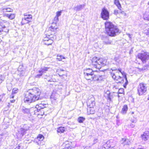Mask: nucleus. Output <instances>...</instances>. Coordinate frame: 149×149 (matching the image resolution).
Here are the masks:
<instances>
[{"label":"nucleus","instance_id":"4","mask_svg":"<svg viewBox=\"0 0 149 149\" xmlns=\"http://www.w3.org/2000/svg\"><path fill=\"white\" fill-rule=\"evenodd\" d=\"M137 56L142 62L145 63L149 59V53L147 52H143L141 53L138 54Z\"/></svg>","mask_w":149,"mask_h":149},{"label":"nucleus","instance_id":"5","mask_svg":"<svg viewBox=\"0 0 149 149\" xmlns=\"http://www.w3.org/2000/svg\"><path fill=\"white\" fill-rule=\"evenodd\" d=\"M48 106L47 103L44 101H42L40 103L36 106V107L31 108L32 111H34V114H35L38 112L39 111L40 109H43L47 107ZM32 112V111H31Z\"/></svg>","mask_w":149,"mask_h":149},{"label":"nucleus","instance_id":"64","mask_svg":"<svg viewBox=\"0 0 149 149\" xmlns=\"http://www.w3.org/2000/svg\"><path fill=\"white\" fill-rule=\"evenodd\" d=\"M148 100H149V97H148Z\"/></svg>","mask_w":149,"mask_h":149},{"label":"nucleus","instance_id":"50","mask_svg":"<svg viewBox=\"0 0 149 149\" xmlns=\"http://www.w3.org/2000/svg\"><path fill=\"white\" fill-rule=\"evenodd\" d=\"M20 147V146H17L15 149H20L19 148Z\"/></svg>","mask_w":149,"mask_h":149},{"label":"nucleus","instance_id":"59","mask_svg":"<svg viewBox=\"0 0 149 149\" xmlns=\"http://www.w3.org/2000/svg\"><path fill=\"white\" fill-rule=\"evenodd\" d=\"M148 12H149V8H148Z\"/></svg>","mask_w":149,"mask_h":149},{"label":"nucleus","instance_id":"18","mask_svg":"<svg viewBox=\"0 0 149 149\" xmlns=\"http://www.w3.org/2000/svg\"><path fill=\"white\" fill-rule=\"evenodd\" d=\"M24 15L25 16L24 19L28 21V22L26 23H29L31 22V21L29 20L31 19L32 18V15H27L26 14H24Z\"/></svg>","mask_w":149,"mask_h":149},{"label":"nucleus","instance_id":"39","mask_svg":"<svg viewBox=\"0 0 149 149\" xmlns=\"http://www.w3.org/2000/svg\"><path fill=\"white\" fill-rule=\"evenodd\" d=\"M63 10H61L60 11H57L56 13V16H57L58 17H59V16H60L61 15V13L63 11Z\"/></svg>","mask_w":149,"mask_h":149},{"label":"nucleus","instance_id":"20","mask_svg":"<svg viewBox=\"0 0 149 149\" xmlns=\"http://www.w3.org/2000/svg\"><path fill=\"white\" fill-rule=\"evenodd\" d=\"M21 110L23 113H28L32 112L31 111L32 109V108L29 109L23 107L21 109Z\"/></svg>","mask_w":149,"mask_h":149},{"label":"nucleus","instance_id":"56","mask_svg":"<svg viewBox=\"0 0 149 149\" xmlns=\"http://www.w3.org/2000/svg\"><path fill=\"white\" fill-rule=\"evenodd\" d=\"M124 13V12L123 11H122V12H121V13Z\"/></svg>","mask_w":149,"mask_h":149},{"label":"nucleus","instance_id":"13","mask_svg":"<svg viewBox=\"0 0 149 149\" xmlns=\"http://www.w3.org/2000/svg\"><path fill=\"white\" fill-rule=\"evenodd\" d=\"M118 70L119 72H120L122 75H123L124 78L125 79V84H123V86L124 88H126V86L128 84V81L127 80V76L126 74L124 72H122L121 71V68H119L118 69Z\"/></svg>","mask_w":149,"mask_h":149},{"label":"nucleus","instance_id":"51","mask_svg":"<svg viewBox=\"0 0 149 149\" xmlns=\"http://www.w3.org/2000/svg\"><path fill=\"white\" fill-rule=\"evenodd\" d=\"M101 17L102 18V11H101Z\"/></svg>","mask_w":149,"mask_h":149},{"label":"nucleus","instance_id":"6","mask_svg":"<svg viewBox=\"0 0 149 149\" xmlns=\"http://www.w3.org/2000/svg\"><path fill=\"white\" fill-rule=\"evenodd\" d=\"M147 86L146 84L143 83H141L138 85L137 91L139 95H142L146 92L147 91Z\"/></svg>","mask_w":149,"mask_h":149},{"label":"nucleus","instance_id":"17","mask_svg":"<svg viewBox=\"0 0 149 149\" xmlns=\"http://www.w3.org/2000/svg\"><path fill=\"white\" fill-rule=\"evenodd\" d=\"M85 4L77 5L74 7L73 9L74 10L76 11H79L84 9L85 7Z\"/></svg>","mask_w":149,"mask_h":149},{"label":"nucleus","instance_id":"16","mask_svg":"<svg viewBox=\"0 0 149 149\" xmlns=\"http://www.w3.org/2000/svg\"><path fill=\"white\" fill-rule=\"evenodd\" d=\"M104 96L107 98L108 102H111V98L109 91L107 90L106 92H105Z\"/></svg>","mask_w":149,"mask_h":149},{"label":"nucleus","instance_id":"19","mask_svg":"<svg viewBox=\"0 0 149 149\" xmlns=\"http://www.w3.org/2000/svg\"><path fill=\"white\" fill-rule=\"evenodd\" d=\"M110 70H108V69H103V72H107V73H108V72L109 73H110V72L109 71ZM111 75L112 76V78L115 79L117 80V78H118V77H117L115 75V74L111 72Z\"/></svg>","mask_w":149,"mask_h":149},{"label":"nucleus","instance_id":"15","mask_svg":"<svg viewBox=\"0 0 149 149\" xmlns=\"http://www.w3.org/2000/svg\"><path fill=\"white\" fill-rule=\"evenodd\" d=\"M111 146L110 144V141H104L103 142V149H108Z\"/></svg>","mask_w":149,"mask_h":149},{"label":"nucleus","instance_id":"25","mask_svg":"<svg viewBox=\"0 0 149 149\" xmlns=\"http://www.w3.org/2000/svg\"><path fill=\"white\" fill-rule=\"evenodd\" d=\"M5 16L11 19H13L15 16L14 14H6Z\"/></svg>","mask_w":149,"mask_h":149},{"label":"nucleus","instance_id":"60","mask_svg":"<svg viewBox=\"0 0 149 149\" xmlns=\"http://www.w3.org/2000/svg\"><path fill=\"white\" fill-rule=\"evenodd\" d=\"M114 60L116 61V58H114Z\"/></svg>","mask_w":149,"mask_h":149},{"label":"nucleus","instance_id":"57","mask_svg":"<svg viewBox=\"0 0 149 149\" xmlns=\"http://www.w3.org/2000/svg\"><path fill=\"white\" fill-rule=\"evenodd\" d=\"M148 8H149V1L148 2Z\"/></svg>","mask_w":149,"mask_h":149},{"label":"nucleus","instance_id":"42","mask_svg":"<svg viewBox=\"0 0 149 149\" xmlns=\"http://www.w3.org/2000/svg\"><path fill=\"white\" fill-rule=\"evenodd\" d=\"M18 89L17 88H14L13 89L12 93H16L18 92Z\"/></svg>","mask_w":149,"mask_h":149},{"label":"nucleus","instance_id":"40","mask_svg":"<svg viewBox=\"0 0 149 149\" xmlns=\"http://www.w3.org/2000/svg\"><path fill=\"white\" fill-rule=\"evenodd\" d=\"M130 141H129V140L128 139H126V140L125 141V143L123 144L124 145H128L130 144Z\"/></svg>","mask_w":149,"mask_h":149},{"label":"nucleus","instance_id":"45","mask_svg":"<svg viewBox=\"0 0 149 149\" xmlns=\"http://www.w3.org/2000/svg\"><path fill=\"white\" fill-rule=\"evenodd\" d=\"M118 13V11L117 10H115L114 11V14L115 15H117Z\"/></svg>","mask_w":149,"mask_h":149},{"label":"nucleus","instance_id":"41","mask_svg":"<svg viewBox=\"0 0 149 149\" xmlns=\"http://www.w3.org/2000/svg\"><path fill=\"white\" fill-rule=\"evenodd\" d=\"M4 137H5L3 135H0V142L4 140Z\"/></svg>","mask_w":149,"mask_h":149},{"label":"nucleus","instance_id":"54","mask_svg":"<svg viewBox=\"0 0 149 149\" xmlns=\"http://www.w3.org/2000/svg\"><path fill=\"white\" fill-rule=\"evenodd\" d=\"M15 100H11L10 101V102H12V103L14 102H15Z\"/></svg>","mask_w":149,"mask_h":149},{"label":"nucleus","instance_id":"28","mask_svg":"<svg viewBox=\"0 0 149 149\" xmlns=\"http://www.w3.org/2000/svg\"><path fill=\"white\" fill-rule=\"evenodd\" d=\"M85 118L83 117H79L78 118L77 120L79 123H83L85 120Z\"/></svg>","mask_w":149,"mask_h":149},{"label":"nucleus","instance_id":"2","mask_svg":"<svg viewBox=\"0 0 149 149\" xmlns=\"http://www.w3.org/2000/svg\"><path fill=\"white\" fill-rule=\"evenodd\" d=\"M105 26L106 31L109 36H115L120 33L119 29L110 22H107L105 23Z\"/></svg>","mask_w":149,"mask_h":149},{"label":"nucleus","instance_id":"47","mask_svg":"<svg viewBox=\"0 0 149 149\" xmlns=\"http://www.w3.org/2000/svg\"><path fill=\"white\" fill-rule=\"evenodd\" d=\"M1 27H2V26L1 25H0V34L1 33H2L3 30H2V29Z\"/></svg>","mask_w":149,"mask_h":149},{"label":"nucleus","instance_id":"55","mask_svg":"<svg viewBox=\"0 0 149 149\" xmlns=\"http://www.w3.org/2000/svg\"><path fill=\"white\" fill-rule=\"evenodd\" d=\"M145 69V68H141V70H144Z\"/></svg>","mask_w":149,"mask_h":149},{"label":"nucleus","instance_id":"58","mask_svg":"<svg viewBox=\"0 0 149 149\" xmlns=\"http://www.w3.org/2000/svg\"><path fill=\"white\" fill-rule=\"evenodd\" d=\"M67 149V148H63V149Z\"/></svg>","mask_w":149,"mask_h":149},{"label":"nucleus","instance_id":"53","mask_svg":"<svg viewBox=\"0 0 149 149\" xmlns=\"http://www.w3.org/2000/svg\"><path fill=\"white\" fill-rule=\"evenodd\" d=\"M14 97V96L13 95V94H12V95L10 96V97L12 98H13Z\"/></svg>","mask_w":149,"mask_h":149},{"label":"nucleus","instance_id":"38","mask_svg":"<svg viewBox=\"0 0 149 149\" xmlns=\"http://www.w3.org/2000/svg\"><path fill=\"white\" fill-rule=\"evenodd\" d=\"M5 95V94H3L2 95H0V102L2 100H4L5 98L4 97V96Z\"/></svg>","mask_w":149,"mask_h":149},{"label":"nucleus","instance_id":"33","mask_svg":"<svg viewBox=\"0 0 149 149\" xmlns=\"http://www.w3.org/2000/svg\"><path fill=\"white\" fill-rule=\"evenodd\" d=\"M3 12H12L13 9L9 8H4L3 9Z\"/></svg>","mask_w":149,"mask_h":149},{"label":"nucleus","instance_id":"31","mask_svg":"<svg viewBox=\"0 0 149 149\" xmlns=\"http://www.w3.org/2000/svg\"><path fill=\"white\" fill-rule=\"evenodd\" d=\"M52 76H49L47 77L46 78H45V81L51 82L54 81L53 79L52 78Z\"/></svg>","mask_w":149,"mask_h":149},{"label":"nucleus","instance_id":"14","mask_svg":"<svg viewBox=\"0 0 149 149\" xmlns=\"http://www.w3.org/2000/svg\"><path fill=\"white\" fill-rule=\"evenodd\" d=\"M142 139L145 141H147L149 138V131H146L143 134L141 135Z\"/></svg>","mask_w":149,"mask_h":149},{"label":"nucleus","instance_id":"11","mask_svg":"<svg viewBox=\"0 0 149 149\" xmlns=\"http://www.w3.org/2000/svg\"><path fill=\"white\" fill-rule=\"evenodd\" d=\"M109 11L105 8H103V20H108L109 19Z\"/></svg>","mask_w":149,"mask_h":149},{"label":"nucleus","instance_id":"46","mask_svg":"<svg viewBox=\"0 0 149 149\" xmlns=\"http://www.w3.org/2000/svg\"><path fill=\"white\" fill-rule=\"evenodd\" d=\"M20 75L23 76L24 74V71L22 70L20 73Z\"/></svg>","mask_w":149,"mask_h":149},{"label":"nucleus","instance_id":"27","mask_svg":"<svg viewBox=\"0 0 149 149\" xmlns=\"http://www.w3.org/2000/svg\"><path fill=\"white\" fill-rule=\"evenodd\" d=\"M88 111H89V113L90 114H93L95 113L94 109L93 108H88L87 109Z\"/></svg>","mask_w":149,"mask_h":149},{"label":"nucleus","instance_id":"26","mask_svg":"<svg viewBox=\"0 0 149 149\" xmlns=\"http://www.w3.org/2000/svg\"><path fill=\"white\" fill-rule=\"evenodd\" d=\"M97 115L98 117H101L102 116V111L101 108H99L97 113Z\"/></svg>","mask_w":149,"mask_h":149},{"label":"nucleus","instance_id":"30","mask_svg":"<svg viewBox=\"0 0 149 149\" xmlns=\"http://www.w3.org/2000/svg\"><path fill=\"white\" fill-rule=\"evenodd\" d=\"M116 80L118 81V82L119 83H124V81L123 77H122L119 76L118 77V78Z\"/></svg>","mask_w":149,"mask_h":149},{"label":"nucleus","instance_id":"29","mask_svg":"<svg viewBox=\"0 0 149 149\" xmlns=\"http://www.w3.org/2000/svg\"><path fill=\"white\" fill-rule=\"evenodd\" d=\"M89 79V80H93L94 81H98V76H97L95 75H93V76H92V78Z\"/></svg>","mask_w":149,"mask_h":149},{"label":"nucleus","instance_id":"22","mask_svg":"<svg viewBox=\"0 0 149 149\" xmlns=\"http://www.w3.org/2000/svg\"><path fill=\"white\" fill-rule=\"evenodd\" d=\"M128 110V107L127 105H124L122 109L121 113L123 114L126 113L127 111Z\"/></svg>","mask_w":149,"mask_h":149},{"label":"nucleus","instance_id":"49","mask_svg":"<svg viewBox=\"0 0 149 149\" xmlns=\"http://www.w3.org/2000/svg\"><path fill=\"white\" fill-rule=\"evenodd\" d=\"M113 89L115 88V89H118V87L117 86H113Z\"/></svg>","mask_w":149,"mask_h":149},{"label":"nucleus","instance_id":"37","mask_svg":"<svg viewBox=\"0 0 149 149\" xmlns=\"http://www.w3.org/2000/svg\"><path fill=\"white\" fill-rule=\"evenodd\" d=\"M58 17L56 16L54 19V23H55V24H56V23L58 21Z\"/></svg>","mask_w":149,"mask_h":149},{"label":"nucleus","instance_id":"3","mask_svg":"<svg viewBox=\"0 0 149 149\" xmlns=\"http://www.w3.org/2000/svg\"><path fill=\"white\" fill-rule=\"evenodd\" d=\"M102 59L98 58L96 57H94L92 59V64L95 68L100 69L102 66Z\"/></svg>","mask_w":149,"mask_h":149},{"label":"nucleus","instance_id":"36","mask_svg":"<svg viewBox=\"0 0 149 149\" xmlns=\"http://www.w3.org/2000/svg\"><path fill=\"white\" fill-rule=\"evenodd\" d=\"M136 121L135 120H133V121H132V123L130 125V126L131 127V128H133L135 126V123H136Z\"/></svg>","mask_w":149,"mask_h":149},{"label":"nucleus","instance_id":"62","mask_svg":"<svg viewBox=\"0 0 149 149\" xmlns=\"http://www.w3.org/2000/svg\"><path fill=\"white\" fill-rule=\"evenodd\" d=\"M111 70H112V71L115 70H112V69H111Z\"/></svg>","mask_w":149,"mask_h":149},{"label":"nucleus","instance_id":"61","mask_svg":"<svg viewBox=\"0 0 149 149\" xmlns=\"http://www.w3.org/2000/svg\"><path fill=\"white\" fill-rule=\"evenodd\" d=\"M114 60L116 61V58H114Z\"/></svg>","mask_w":149,"mask_h":149},{"label":"nucleus","instance_id":"43","mask_svg":"<svg viewBox=\"0 0 149 149\" xmlns=\"http://www.w3.org/2000/svg\"><path fill=\"white\" fill-rule=\"evenodd\" d=\"M126 139V138H122L120 141L121 143L123 145L125 142V141Z\"/></svg>","mask_w":149,"mask_h":149},{"label":"nucleus","instance_id":"24","mask_svg":"<svg viewBox=\"0 0 149 149\" xmlns=\"http://www.w3.org/2000/svg\"><path fill=\"white\" fill-rule=\"evenodd\" d=\"M65 128L63 127H58L57 130V132L58 133H62L64 132L65 130Z\"/></svg>","mask_w":149,"mask_h":149},{"label":"nucleus","instance_id":"32","mask_svg":"<svg viewBox=\"0 0 149 149\" xmlns=\"http://www.w3.org/2000/svg\"><path fill=\"white\" fill-rule=\"evenodd\" d=\"M2 30H3V32H5V33H8V32L9 29L7 28L6 27L4 26H2Z\"/></svg>","mask_w":149,"mask_h":149},{"label":"nucleus","instance_id":"63","mask_svg":"<svg viewBox=\"0 0 149 149\" xmlns=\"http://www.w3.org/2000/svg\"><path fill=\"white\" fill-rule=\"evenodd\" d=\"M100 71H102V70H100Z\"/></svg>","mask_w":149,"mask_h":149},{"label":"nucleus","instance_id":"12","mask_svg":"<svg viewBox=\"0 0 149 149\" xmlns=\"http://www.w3.org/2000/svg\"><path fill=\"white\" fill-rule=\"evenodd\" d=\"M53 42V40L51 38H49L48 37H46L43 40V42L45 45H51Z\"/></svg>","mask_w":149,"mask_h":149},{"label":"nucleus","instance_id":"52","mask_svg":"<svg viewBox=\"0 0 149 149\" xmlns=\"http://www.w3.org/2000/svg\"><path fill=\"white\" fill-rule=\"evenodd\" d=\"M146 19L149 21V15L146 17Z\"/></svg>","mask_w":149,"mask_h":149},{"label":"nucleus","instance_id":"21","mask_svg":"<svg viewBox=\"0 0 149 149\" xmlns=\"http://www.w3.org/2000/svg\"><path fill=\"white\" fill-rule=\"evenodd\" d=\"M57 29V28L56 27H55V26L53 27L52 26H51L49 27V31L52 32L51 35L55 33L56 32Z\"/></svg>","mask_w":149,"mask_h":149},{"label":"nucleus","instance_id":"10","mask_svg":"<svg viewBox=\"0 0 149 149\" xmlns=\"http://www.w3.org/2000/svg\"><path fill=\"white\" fill-rule=\"evenodd\" d=\"M49 68L45 67H41L39 70H38V74H37L36 76V78H39L43 75V74L46 72Z\"/></svg>","mask_w":149,"mask_h":149},{"label":"nucleus","instance_id":"35","mask_svg":"<svg viewBox=\"0 0 149 149\" xmlns=\"http://www.w3.org/2000/svg\"><path fill=\"white\" fill-rule=\"evenodd\" d=\"M103 66L105 65H108L109 64V62L107 61V59H104L103 60Z\"/></svg>","mask_w":149,"mask_h":149},{"label":"nucleus","instance_id":"48","mask_svg":"<svg viewBox=\"0 0 149 149\" xmlns=\"http://www.w3.org/2000/svg\"><path fill=\"white\" fill-rule=\"evenodd\" d=\"M111 43V42H103V44H109Z\"/></svg>","mask_w":149,"mask_h":149},{"label":"nucleus","instance_id":"8","mask_svg":"<svg viewBox=\"0 0 149 149\" xmlns=\"http://www.w3.org/2000/svg\"><path fill=\"white\" fill-rule=\"evenodd\" d=\"M87 104L88 108H93L95 106V99L93 95L88 97L87 101Z\"/></svg>","mask_w":149,"mask_h":149},{"label":"nucleus","instance_id":"23","mask_svg":"<svg viewBox=\"0 0 149 149\" xmlns=\"http://www.w3.org/2000/svg\"><path fill=\"white\" fill-rule=\"evenodd\" d=\"M114 3L118 8L120 10H121L122 7L119 1L118 0H114Z\"/></svg>","mask_w":149,"mask_h":149},{"label":"nucleus","instance_id":"44","mask_svg":"<svg viewBox=\"0 0 149 149\" xmlns=\"http://www.w3.org/2000/svg\"><path fill=\"white\" fill-rule=\"evenodd\" d=\"M98 81H102V77L101 75H99L98 76Z\"/></svg>","mask_w":149,"mask_h":149},{"label":"nucleus","instance_id":"7","mask_svg":"<svg viewBox=\"0 0 149 149\" xmlns=\"http://www.w3.org/2000/svg\"><path fill=\"white\" fill-rule=\"evenodd\" d=\"M94 72L91 69L88 68L84 70V72L85 78L86 79L89 80V79L92 78V76L93 75Z\"/></svg>","mask_w":149,"mask_h":149},{"label":"nucleus","instance_id":"1","mask_svg":"<svg viewBox=\"0 0 149 149\" xmlns=\"http://www.w3.org/2000/svg\"><path fill=\"white\" fill-rule=\"evenodd\" d=\"M40 90L38 88H34L30 89L25 93L24 98L25 103L29 104L41 99L40 96L41 94Z\"/></svg>","mask_w":149,"mask_h":149},{"label":"nucleus","instance_id":"34","mask_svg":"<svg viewBox=\"0 0 149 149\" xmlns=\"http://www.w3.org/2000/svg\"><path fill=\"white\" fill-rule=\"evenodd\" d=\"M37 139L38 140L40 141L44 139L43 136L42 134H39L38 136L37 137Z\"/></svg>","mask_w":149,"mask_h":149},{"label":"nucleus","instance_id":"9","mask_svg":"<svg viewBox=\"0 0 149 149\" xmlns=\"http://www.w3.org/2000/svg\"><path fill=\"white\" fill-rule=\"evenodd\" d=\"M29 127H24V128H19L18 130V132L17 133V135L18 137L21 138L22 137L24 134L26 132L29 130Z\"/></svg>","mask_w":149,"mask_h":149}]
</instances>
